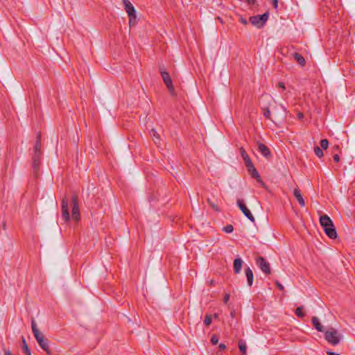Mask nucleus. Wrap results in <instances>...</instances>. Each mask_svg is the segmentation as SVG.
<instances>
[{
  "label": "nucleus",
  "mask_w": 355,
  "mask_h": 355,
  "mask_svg": "<svg viewBox=\"0 0 355 355\" xmlns=\"http://www.w3.org/2000/svg\"><path fill=\"white\" fill-rule=\"evenodd\" d=\"M31 328L33 336L40 347L48 354H50L51 352L49 346V340L45 338L44 334L37 329L36 322L33 319L31 321Z\"/></svg>",
  "instance_id": "1"
},
{
  "label": "nucleus",
  "mask_w": 355,
  "mask_h": 355,
  "mask_svg": "<svg viewBox=\"0 0 355 355\" xmlns=\"http://www.w3.org/2000/svg\"><path fill=\"white\" fill-rule=\"evenodd\" d=\"M320 223L325 234L330 239H334L337 237V232L333 221L327 215H322L320 217Z\"/></svg>",
  "instance_id": "2"
},
{
  "label": "nucleus",
  "mask_w": 355,
  "mask_h": 355,
  "mask_svg": "<svg viewBox=\"0 0 355 355\" xmlns=\"http://www.w3.org/2000/svg\"><path fill=\"white\" fill-rule=\"evenodd\" d=\"M341 338L342 336L338 333V330L334 327H330L324 331L325 340L334 346L337 345L340 343Z\"/></svg>",
  "instance_id": "3"
},
{
  "label": "nucleus",
  "mask_w": 355,
  "mask_h": 355,
  "mask_svg": "<svg viewBox=\"0 0 355 355\" xmlns=\"http://www.w3.org/2000/svg\"><path fill=\"white\" fill-rule=\"evenodd\" d=\"M159 69L163 81L165 83L167 89H168V92L171 95L174 96L175 89L169 73L164 69V66H159Z\"/></svg>",
  "instance_id": "4"
},
{
  "label": "nucleus",
  "mask_w": 355,
  "mask_h": 355,
  "mask_svg": "<svg viewBox=\"0 0 355 355\" xmlns=\"http://www.w3.org/2000/svg\"><path fill=\"white\" fill-rule=\"evenodd\" d=\"M268 19V13L265 12L263 15L252 16L250 17V21L257 28H261L266 24Z\"/></svg>",
  "instance_id": "5"
},
{
  "label": "nucleus",
  "mask_w": 355,
  "mask_h": 355,
  "mask_svg": "<svg viewBox=\"0 0 355 355\" xmlns=\"http://www.w3.org/2000/svg\"><path fill=\"white\" fill-rule=\"evenodd\" d=\"M71 216L72 218L78 222L80 218V209L78 206V199L76 194H73L71 197Z\"/></svg>",
  "instance_id": "6"
},
{
  "label": "nucleus",
  "mask_w": 355,
  "mask_h": 355,
  "mask_svg": "<svg viewBox=\"0 0 355 355\" xmlns=\"http://www.w3.org/2000/svg\"><path fill=\"white\" fill-rule=\"evenodd\" d=\"M42 155V153H34L32 157V168L33 175L35 178H37L39 175Z\"/></svg>",
  "instance_id": "7"
},
{
  "label": "nucleus",
  "mask_w": 355,
  "mask_h": 355,
  "mask_svg": "<svg viewBox=\"0 0 355 355\" xmlns=\"http://www.w3.org/2000/svg\"><path fill=\"white\" fill-rule=\"evenodd\" d=\"M236 205L240 209V210L242 211V213L252 223H254L255 219L253 215L252 214L251 211L248 209L247 206L245 205L243 200L242 199H237L236 200Z\"/></svg>",
  "instance_id": "8"
},
{
  "label": "nucleus",
  "mask_w": 355,
  "mask_h": 355,
  "mask_svg": "<svg viewBox=\"0 0 355 355\" xmlns=\"http://www.w3.org/2000/svg\"><path fill=\"white\" fill-rule=\"evenodd\" d=\"M256 263L266 275L271 273L270 264L263 257H258L256 259Z\"/></svg>",
  "instance_id": "9"
},
{
  "label": "nucleus",
  "mask_w": 355,
  "mask_h": 355,
  "mask_svg": "<svg viewBox=\"0 0 355 355\" xmlns=\"http://www.w3.org/2000/svg\"><path fill=\"white\" fill-rule=\"evenodd\" d=\"M61 211H62V217L65 222H68L70 220V214L69 211V200L66 196H64L62 200L61 204Z\"/></svg>",
  "instance_id": "10"
},
{
  "label": "nucleus",
  "mask_w": 355,
  "mask_h": 355,
  "mask_svg": "<svg viewBox=\"0 0 355 355\" xmlns=\"http://www.w3.org/2000/svg\"><path fill=\"white\" fill-rule=\"evenodd\" d=\"M245 166L248 168L249 173L252 176V178L256 179L257 180V182H259L261 183L263 185H264L263 182L261 180L260 175H259L258 171H257V169L255 168L254 166L253 165L252 162H250V164H246Z\"/></svg>",
  "instance_id": "11"
},
{
  "label": "nucleus",
  "mask_w": 355,
  "mask_h": 355,
  "mask_svg": "<svg viewBox=\"0 0 355 355\" xmlns=\"http://www.w3.org/2000/svg\"><path fill=\"white\" fill-rule=\"evenodd\" d=\"M258 151L266 158H270L271 157V153L269 148L263 144L259 142L258 144Z\"/></svg>",
  "instance_id": "12"
},
{
  "label": "nucleus",
  "mask_w": 355,
  "mask_h": 355,
  "mask_svg": "<svg viewBox=\"0 0 355 355\" xmlns=\"http://www.w3.org/2000/svg\"><path fill=\"white\" fill-rule=\"evenodd\" d=\"M123 3L124 5V9L125 10L128 15H132L136 13V10L133 5L130 3L129 0H123Z\"/></svg>",
  "instance_id": "13"
},
{
  "label": "nucleus",
  "mask_w": 355,
  "mask_h": 355,
  "mask_svg": "<svg viewBox=\"0 0 355 355\" xmlns=\"http://www.w3.org/2000/svg\"><path fill=\"white\" fill-rule=\"evenodd\" d=\"M293 195H294L295 198L297 199V200L298 201L301 207H304L305 206V202H304L303 196H302V195L301 193V191L299 189V188H295L294 189Z\"/></svg>",
  "instance_id": "14"
},
{
  "label": "nucleus",
  "mask_w": 355,
  "mask_h": 355,
  "mask_svg": "<svg viewBox=\"0 0 355 355\" xmlns=\"http://www.w3.org/2000/svg\"><path fill=\"white\" fill-rule=\"evenodd\" d=\"M243 261L241 258H236L234 261L233 268L234 272L236 274H239L241 272Z\"/></svg>",
  "instance_id": "15"
},
{
  "label": "nucleus",
  "mask_w": 355,
  "mask_h": 355,
  "mask_svg": "<svg viewBox=\"0 0 355 355\" xmlns=\"http://www.w3.org/2000/svg\"><path fill=\"white\" fill-rule=\"evenodd\" d=\"M312 323L313 327L320 332H324V328L320 323L319 319L317 317L312 318Z\"/></svg>",
  "instance_id": "16"
},
{
  "label": "nucleus",
  "mask_w": 355,
  "mask_h": 355,
  "mask_svg": "<svg viewBox=\"0 0 355 355\" xmlns=\"http://www.w3.org/2000/svg\"><path fill=\"white\" fill-rule=\"evenodd\" d=\"M245 275H246V277H247L248 284L249 286H251L252 285L253 279H254L253 272L248 267V268H247L245 269Z\"/></svg>",
  "instance_id": "17"
},
{
  "label": "nucleus",
  "mask_w": 355,
  "mask_h": 355,
  "mask_svg": "<svg viewBox=\"0 0 355 355\" xmlns=\"http://www.w3.org/2000/svg\"><path fill=\"white\" fill-rule=\"evenodd\" d=\"M21 349L25 355H31V352L28 347L26 340L24 336H21Z\"/></svg>",
  "instance_id": "18"
},
{
  "label": "nucleus",
  "mask_w": 355,
  "mask_h": 355,
  "mask_svg": "<svg viewBox=\"0 0 355 355\" xmlns=\"http://www.w3.org/2000/svg\"><path fill=\"white\" fill-rule=\"evenodd\" d=\"M296 62L302 67H304L306 64L305 59L304 57L298 53H294L293 54Z\"/></svg>",
  "instance_id": "19"
},
{
  "label": "nucleus",
  "mask_w": 355,
  "mask_h": 355,
  "mask_svg": "<svg viewBox=\"0 0 355 355\" xmlns=\"http://www.w3.org/2000/svg\"><path fill=\"white\" fill-rule=\"evenodd\" d=\"M34 153H42L41 150V136L37 135V139L34 146Z\"/></svg>",
  "instance_id": "20"
},
{
  "label": "nucleus",
  "mask_w": 355,
  "mask_h": 355,
  "mask_svg": "<svg viewBox=\"0 0 355 355\" xmlns=\"http://www.w3.org/2000/svg\"><path fill=\"white\" fill-rule=\"evenodd\" d=\"M240 153L245 164H250V162H252L248 153L243 147L240 148Z\"/></svg>",
  "instance_id": "21"
},
{
  "label": "nucleus",
  "mask_w": 355,
  "mask_h": 355,
  "mask_svg": "<svg viewBox=\"0 0 355 355\" xmlns=\"http://www.w3.org/2000/svg\"><path fill=\"white\" fill-rule=\"evenodd\" d=\"M238 346H239L240 351L242 353V355H245L246 350H247V346H246L245 341L242 339L239 340L238 342Z\"/></svg>",
  "instance_id": "22"
},
{
  "label": "nucleus",
  "mask_w": 355,
  "mask_h": 355,
  "mask_svg": "<svg viewBox=\"0 0 355 355\" xmlns=\"http://www.w3.org/2000/svg\"><path fill=\"white\" fill-rule=\"evenodd\" d=\"M150 135L153 137V141L155 144H159L160 141L159 135L155 129H152L150 131Z\"/></svg>",
  "instance_id": "23"
},
{
  "label": "nucleus",
  "mask_w": 355,
  "mask_h": 355,
  "mask_svg": "<svg viewBox=\"0 0 355 355\" xmlns=\"http://www.w3.org/2000/svg\"><path fill=\"white\" fill-rule=\"evenodd\" d=\"M129 17V24L130 26H134L137 23V15L136 13L128 15Z\"/></svg>",
  "instance_id": "24"
},
{
  "label": "nucleus",
  "mask_w": 355,
  "mask_h": 355,
  "mask_svg": "<svg viewBox=\"0 0 355 355\" xmlns=\"http://www.w3.org/2000/svg\"><path fill=\"white\" fill-rule=\"evenodd\" d=\"M313 150L316 156L318 157L319 158H321L323 156L322 150L319 146H314Z\"/></svg>",
  "instance_id": "25"
},
{
  "label": "nucleus",
  "mask_w": 355,
  "mask_h": 355,
  "mask_svg": "<svg viewBox=\"0 0 355 355\" xmlns=\"http://www.w3.org/2000/svg\"><path fill=\"white\" fill-rule=\"evenodd\" d=\"M295 314L299 318H304L305 315V313L303 312V307L302 306L297 307L295 310Z\"/></svg>",
  "instance_id": "26"
},
{
  "label": "nucleus",
  "mask_w": 355,
  "mask_h": 355,
  "mask_svg": "<svg viewBox=\"0 0 355 355\" xmlns=\"http://www.w3.org/2000/svg\"><path fill=\"white\" fill-rule=\"evenodd\" d=\"M207 203L209 205L216 211L219 212L220 211L219 207L216 204H215L214 202H212L209 198L207 199Z\"/></svg>",
  "instance_id": "27"
},
{
  "label": "nucleus",
  "mask_w": 355,
  "mask_h": 355,
  "mask_svg": "<svg viewBox=\"0 0 355 355\" xmlns=\"http://www.w3.org/2000/svg\"><path fill=\"white\" fill-rule=\"evenodd\" d=\"M320 146L322 149L326 150L329 146V141L327 139H321Z\"/></svg>",
  "instance_id": "28"
},
{
  "label": "nucleus",
  "mask_w": 355,
  "mask_h": 355,
  "mask_svg": "<svg viewBox=\"0 0 355 355\" xmlns=\"http://www.w3.org/2000/svg\"><path fill=\"white\" fill-rule=\"evenodd\" d=\"M263 114L266 119H270V111L268 107L263 108Z\"/></svg>",
  "instance_id": "29"
},
{
  "label": "nucleus",
  "mask_w": 355,
  "mask_h": 355,
  "mask_svg": "<svg viewBox=\"0 0 355 355\" xmlns=\"http://www.w3.org/2000/svg\"><path fill=\"white\" fill-rule=\"evenodd\" d=\"M223 231L226 233H231L234 230V227L232 225H227L223 227Z\"/></svg>",
  "instance_id": "30"
},
{
  "label": "nucleus",
  "mask_w": 355,
  "mask_h": 355,
  "mask_svg": "<svg viewBox=\"0 0 355 355\" xmlns=\"http://www.w3.org/2000/svg\"><path fill=\"white\" fill-rule=\"evenodd\" d=\"M211 320H212V319H211V315H206L205 318V320H204V324L206 326H209L211 323Z\"/></svg>",
  "instance_id": "31"
},
{
  "label": "nucleus",
  "mask_w": 355,
  "mask_h": 355,
  "mask_svg": "<svg viewBox=\"0 0 355 355\" xmlns=\"http://www.w3.org/2000/svg\"><path fill=\"white\" fill-rule=\"evenodd\" d=\"M211 342L213 345H216L218 343V338L216 335L214 334L211 338Z\"/></svg>",
  "instance_id": "32"
},
{
  "label": "nucleus",
  "mask_w": 355,
  "mask_h": 355,
  "mask_svg": "<svg viewBox=\"0 0 355 355\" xmlns=\"http://www.w3.org/2000/svg\"><path fill=\"white\" fill-rule=\"evenodd\" d=\"M275 284L280 291H284V286L278 281H275Z\"/></svg>",
  "instance_id": "33"
},
{
  "label": "nucleus",
  "mask_w": 355,
  "mask_h": 355,
  "mask_svg": "<svg viewBox=\"0 0 355 355\" xmlns=\"http://www.w3.org/2000/svg\"><path fill=\"white\" fill-rule=\"evenodd\" d=\"M230 300V294H225L223 298L225 304H227Z\"/></svg>",
  "instance_id": "34"
},
{
  "label": "nucleus",
  "mask_w": 355,
  "mask_h": 355,
  "mask_svg": "<svg viewBox=\"0 0 355 355\" xmlns=\"http://www.w3.org/2000/svg\"><path fill=\"white\" fill-rule=\"evenodd\" d=\"M333 159L336 162H338L340 161V156L338 154H335L333 156Z\"/></svg>",
  "instance_id": "35"
},
{
  "label": "nucleus",
  "mask_w": 355,
  "mask_h": 355,
  "mask_svg": "<svg viewBox=\"0 0 355 355\" xmlns=\"http://www.w3.org/2000/svg\"><path fill=\"white\" fill-rule=\"evenodd\" d=\"M218 349L220 351H222V350H224L225 349H226V345L223 343H220L219 345H218Z\"/></svg>",
  "instance_id": "36"
},
{
  "label": "nucleus",
  "mask_w": 355,
  "mask_h": 355,
  "mask_svg": "<svg viewBox=\"0 0 355 355\" xmlns=\"http://www.w3.org/2000/svg\"><path fill=\"white\" fill-rule=\"evenodd\" d=\"M277 87H279V88H282L283 89H285V85L284 83L282 82H279L278 84H277Z\"/></svg>",
  "instance_id": "37"
},
{
  "label": "nucleus",
  "mask_w": 355,
  "mask_h": 355,
  "mask_svg": "<svg viewBox=\"0 0 355 355\" xmlns=\"http://www.w3.org/2000/svg\"><path fill=\"white\" fill-rule=\"evenodd\" d=\"M272 3L275 8L278 7V0H272Z\"/></svg>",
  "instance_id": "38"
},
{
  "label": "nucleus",
  "mask_w": 355,
  "mask_h": 355,
  "mask_svg": "<svg viewBox=\"0 0 355 355\" xmlns=\"http://www.w3.org/2000/svg\"><path fill=\"white\" fill-rule=\"evenodd\" d=\"M297 118L300 119V120H302L304 119V114L302 112H298L297 114Z\"/></svg>",
  "instance_id": "39"
},
{
  "label": "nucleus",
  "mask_w": 355,
  "mask_h": 355,
  "mask_svg": "<svg viewBox=\"0 0 355 355\" xmlns=\"http://www.w3.org/2000/svg\"><path fill=\"white\" fill-rule=\"evenodd\" d=\"M248 4L250 5H254L257 0H246Z\"/></svg>",
  "instance_id": "40"
},
{
  "label": "nucleus",
  "mask_w": 355,
  "mask_h": 355,
  "mask_svg": "<svg viewBox=\"0 0 355 355\" xmlns=\"http://www.w3.org/2000/svg\"><path fill=\"white\" fill-rule=\"evenodd\" d=\"M240 21L243 24H245L246 25L248 24V21L245 19L243 18V17H241L240 18Z\"/></svg>",
  "instance_id": "41"
},
{
  "label": "nucleus",
  "mask_w": 355,
  "mask_h": 355,
  "mask_svg": "<svg viewBox=\"0 0 355 355\" xmlns=\"http://www.w3.org/2000/svg\"><path fill=\"white\" fill-rule=\"evenodd\" d=\"M327 355H340L339 354H336V353H335L334 352H331V351H327Z\"/></svg>",
  "instance_id": "42"
},
{
  "label": "nucleus",
  "mask_w": 355,
  "mask_h": 355,
  "mask_svg": "<svg viewBox=\"0 0 355 355\" xmlns=\"http://www.w3.org/2000/svg\"><path fill=\"white\" fill-rule=\"evenodd\" d=\"M4 355H12V353L8 349H4Z\"/></svg>",
  "instance_id": "43"
},
{
  "label": "nucleus",
  "mask_w": 355,
  "mask_h": 355,
  "mask_svg": "<svg viewBox=\"0 0 355 355\" xmlns=\"http://www.w3.org/2000/svg\"><path fill=\"white\" fill-rule=\"evenodd\" d=\"M334 148L336 150H340V147H339V146H335L334 147Z\"/></svg>",
  "instance_id": "44"
},
{
  "label": "nucleus",
  "mask_w": 355,
  "mask_h": 355,
  "mask_svg": "<svg viewBox=\"0 0 355 355\" xmlns=\"http://www.w3.org/2000/svg\"><path fill=\"white\" fill-rule=\"evenodd\" d=\"M284 110V112H286V109H284L283 107H282Z\"/></svg>",
  "instance_id": "45"
}]
</instances>
